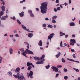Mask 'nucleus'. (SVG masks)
I'll return each instance as SVG.
<instances>
[{
    "mask_svg": "<svg viewBox=\"0 0 80 80\" xmlns=\"http://www.w3.org/2000/svg\"><path fill=\"white\" fill-rule=\"evenodd\" d=\"M48 6L47 2H42L40 7L41 12L42 13H45L47 12V8Z\"/></svg>",
    "mask_w": 80,
    "mask_h": 80,
    "instance_id": "f257e3e1",
    "label": "nucleus"
},
{
    "mask_svg": "<svg viewBox=\"0 0 80 80\" xmlns=\"http://www.w3.org/2000/svg\"><path fill=\"white\" fill-rule=\"evenodd\" d=\"M25 53H26V54H33V52L28 49H26V50L24 52L21 53V54L22 55H23V56H24V57L28 58L26 54Z\"/></svg>",
    "mask_w": 80,
    "mask_h": 80,
    "instance_id": "f03ea898",
    "label": "nucleus"
},
{
    "mask_svg": "<svg viewBox=\"0 0 80 80\" xmlns=\"http://www.w3.org/2000/svg\"><path fill=\"white\" fill-rule=\"evenodd\" d=\"M27 66L28 67V70H29V71L31 70L30 69H32V67L35 68V66H34V65H33V64L31 62H27Z\"/></svg>",
    "mask_w": 80,
    "mask_h": 80,
    "instance_id": "7ed1b4c3",
    "label": "nucleus"
},
{
    "mask_svg": "<svg viewBox=\"0 0 80 80\" xmlns=\"http://www.w3.org/2000/svg\"><path fill=\"white\" fill-rule=\"evenodd\" d=\"M51 68L53 69V71H55L56 72H58V68L55 66H52Z\"/></svg>",
    "mask_w": 80,
    "mask_h": 80,
    "instance_id": "20e7f679",
    "label": "nucleus"
},
{
    "mask_svg": "<svg viewBox=\"0 0 80 80\" xmlns=\"http://www.w3.org/2000/svg\"><path fill=\"white\" fill-rule=\"evenodd\" d=\"M55 35L53 33L50 34V35L48 37V40H50V42H51V39L53 38V36Z\"/></svg>",
    "mask_w": 80,
    "mask_h": 80,
    "instance_id": "39448f33",
    "label": "nucleus"
},
{
    "mask_svg": "<svg viewBox=\"0 0 80 80\" xmlns=\"http://www.w3.org/2000/svg\"><path fill=\"white\" fill-rule=\"evenodd\" d=\"M33 72L32 71H30V72L29 73H27V76L28 77V78H29L30 76H33Z\"/></svg>",
    "mask_w": 80,
    "mask_h": 80,
    "instance_id": "423d86ee",
    "label": "nucleus"
},
{
    "mask_svg": "<svg viewBox=\"0 0 80 80\" xmlns=\"http://www.w3.org/2000/svg\"><path fill=\"white\" fill-rule=\"evenodd\" d=\"M22 28H23V29H24V30H26L27 31H28V32H30V30L29 29H27V28H26V27H25L24 25H22Z\"/></svg>",
    "mask_w": 80,
    "mask_h": 80,
    "instance_id": "0eeeda50",
    "label": "nucleus"
},
{
    "mask_svg": "<svg viewBox=\"0 0 80 80\" xmlns=\"http://www.w3.org/2000/svg\"><path fill=\"white\" fill-rule=\"evenodd\" d=\"M24 12H22L21 13H19V14L21 17H23L24 15Z\"/></svg>",
    "mask_w": 80,
    "mask_h": 80,
    "instance_id": "6e6552de",
    "label": "nucleus"
},
{
    "mask_svg": "<svg viewBox=\"0 0 80 80\" xmlns=\"http://www.w3.org/2000/svg\"><path fill=\"white\" fill-rule=\"evenodd\" d=\"M67 60H69V61H72V62H78V63H79V62L78 61H76L73 59H69L68 58L67 59Z\"/></svg>",
    "mask_w": 80,
    "mask_h": 80,
    "instance_id": "1a4fd4ad",
    "label": "nucleus"
},
{
    "mask_svg": "<svg viewBox=\"0 0 80 80\" xmlns=\"http://www.w3.org/2000/svg\"><path fill=\"white\" fill-rule=\"evenodd\" d=\"M38 45L40 46H42V40H40L38 43Z\"/></svg>",
    "mask_w": 80,
    "mask_h": 80,
    "instance_id": "9d476101",
    "label": "nucleus"
},
{
    "mask_svg": "<svg viewBox=\"0 0 80 80\" xmlns=\"http://www.w3.org/2000/svg\"><path fill=\"white\" fill-rule=\"evenodd\" d=\"M34 58L35 60H40V58L38 57H34Z\"/></svg>",
    "mask_w": 80,
    "mask_h": 80,
    "instance_id": "9b49d317",
    "label": "nucleus"
},
{
    "mask_svg": "<svg viewBox=\"0 0 80 80\" xmlns=\"http://www.w3.org/2000/svg\"><path fill=\"white\" fill-rule=\"evenodd\" d=\"M43 61H38L36 62V64H43Z\"/></svg>",
    "mask_w": 80,
    "mask_h": 80,
    "instance_id": "f8f14e48",
    "label": "nucleus"
},
{
    "mask_svg": "<svg viewBox=\"0 0 80 80\" xmlns=\"http://www.w3.org/2000/svg\"><path fill=\"white\" fill-rule=\"evenodd\" d=\"M2 11L4 12L5 10V7L4 6H2L1 7Z\"/></svg>",
    "mask_w": 80,
    "mask_h": 80,
    "instance_id": "ddd939ff",
    "label": "nucleus"
},
{
    "mask_svg": "<svg viewBox=\"0 0 80 80\" xmlns=\"http://www.w3.org/2000/svg\"><path fill=\"white\" fill-rule=\"evenodd\" d=\"M20 72V68L18 67L15 70V72L17 73V72Z\"/></svg>",
    "mask_w": 80,
    "mask_h": 80,
    "instance_id": "4468645a",
    "label": "nucleus"
},
{
    "mask_svg": "<svg viewBox=\"0 0 80 80\" xmlns=\"http://www.w3.org/2000/svg\"><path fill=\"white\" fill-rule=\"evenodd\" d=\"M9 52L11 54L13 53V49L12 48L9 49Z\"/></svg>",
    "mask_w": 80,
    "mask_h": 80,
    "instance_id": "2eb2a0df",
    "label": "nucleus"
},
{
    "mask_svg": "<svg viewBox=\"0 0 80 80\" xmlns=\"http://www.w3.org/2000/svg\"><path fill=\"white\" fill-rule=\"evenodd\" d=\"M69 25L70 26H75V23L73 22H70Z\"/></svg>",
    "mask_w": 80,
    "mask_h": 80,
    "instance_id": "dca6fc26",
    "label": "nucleus"
},
{
    "mask_svg": "<svg viewBox=\"0 0 80 80\" xmlns=\"http://www.w3.org/2000/svg\"><path fill=\"white\" fill-rule=\"evenodd\" d=\"M7 19V17L6 16L2 17L1 18V20H6Z\"/></svg>",
    "mask_w": 80,
    "mask_h": 80,
    "instance_id": "f3484780",
    "label": "nucleus"
},
{
    "mask_svg": "<svg viewBox=\"0 0 80 80\" xmlns=\"http://www.w3.org/2000/svg\"><path fill=\"white\" fill-rule=\"evenodd\" d=\"M28 37H30V38H32V37H33V34L32 33H29L28 35Z\"/></svg>",
    "mask_w": 80,
    "mask_h": 80,
    "instance_id": "a211bd4d",
    "label": "nucleus"
},
{
    "mask_svg": "<svg viewBox=\"0 0 80 80\" xmlns=\"http://www.w3.org/2000/svg\"><path fill=\"white\" fill-rule=\"evenodd\" d=\"M61 54V53L59 52L58 53V54L56 55V58H58L59 57H60V55Z\"/></svg>",
    "mask_w": 80,
    "mask_h": 80,
    "instance_id": "6ab92c4d",
    "label": "nucleus"
},
{
    "mask_svg": "<svg viewBox=\"0 0 80 80\" xmlns=\"http://www.w3.org/2000/svg\"><path fill=\"white\" fill-rule=\"evenodd\" d=\"M70 42H73V43H76V41L75 39H71L70 40Z\"/></svg>",
    "mask_w": 80,
    "mask_h": 80,
    "instance_id": "aec40b11",
    "label": "nucleus"
},
{
    "mask_svg": "<svg viewBox=\"0 0 80 80\" xmlns=\"http://www.w3.org/2000/svg\"><path fill=\"white\" fill-rule=\"evenodd\" d=\"M44 58H45V55L43 54L42 55L41 58H40V59L42 60V59Z\"/></svg>",
    "mask_w": 80,
    "mask_h": 80,
    "instance_id": "412c9836",
    "label": "nucleus"
},
{
    "mask_svg": "<svg viewBox=\"0 0 80 80\" xmlns=\"http://www.w3.org/2000/svg\"><path fill=\"white\" fill-rule=\"evenodd\" d=\"M57 18V16H54L52 18V20H55Z\"/></svg>",
    "mask_w": 80,
    "mask_h": 80,
    "instance_id": "4be33fe9",
    "label": "nucleus"
},
{
    "mask_svg": "<svg viewBox=\"0 0 80 80\" xmlns=\"http://www.w3.org/2000/svg\"><path fill=\"white\" fill-rule=\"evenodd\" d=\"M48 28H52L53 27V26L51 25H48Z\"/></svg>",
    "mask_w": 80,
    "mask_h": 80,
    "instance_id": "5701e85b",
    "label": "nucleus"
},
{
    "mask_svg": "<svg viewBox=\"0 0 80 80\" xmlns=\"http://www.w3.org/2000/svg\"><path fill=\"white\" fill-rule=\"evenodd\" d=\"M73 70H75L76 72H79V70H78V69H76L75 68H73Z\"/></svg>",
    "mask_w": 80,
    "mask_h": 80,
    "instance_id": "b1692460",
    "label": "nucleus"
},
{
    "mask_svg": "<svg viewBox=\"0 0 80 80\" xmlns=\"http://www.w3.org/2000/svg\"><path fill=\"white\" fill-rule=\"evenodd\" d=\"M10 18H11V19L13 20H16L15 17V16L13 17V18L11 17Z\"/></svg>",
    "mask_w": 80,
    "mask_h": 80,
    "instance_id": "393cba45",
    "label": "nucleus"
},
{
    "mask_svg": "<svg viewBox=\"0 0 80 80\" xmlns=\"http://www.w3.org/2000/svg\"><path fill=\"white\" fill-rule=\"evenodd\" d=\"M62 62H63V63H65V62H66V61H65V60L64 59H63V58H62Z\"/></svg>",
    "mask_w": 80,
    "mask_h": 80,
    "instance_id": "a878e982",
    "label": "nucleus"
},
{
    "mask_svg": "<svg viewBox=\"0 0 80 80\" xmlns=\"http://www.w3.org/2000/svg\"><path fill=\"white\" fill-rule=\"evenodd\" d=\"M57 68H62V66L61 65H58L57 66Z\"/></svg>",
    "mask_w": 80,
    "mask_h": 80,
    "instance_id": "bb28decb",
    "label": "nucleus"
},
{
    "mask_svg": "<svg viewBox=\"0 0 80 80\" xmlns=\"http://www.w3.org/2000/svg\"><path fill=\"white\" fill-rule=\"evenodd\" d=\"M45 67H46V69H48V68H50V65H48L47 66H46Z\"/></svg>",
    "mask_w": 80,
    "mask_h": 80,
    "instance_id": "cd10ccee",
    "label": "nucleus"
},
{
    "mask_svg": "<svg viewBox=\"0 0 80 80\" xmlns=\"http://www.w3.org/2000/svg\"><path fill=\"white\" fill-rule=\"evenodd\" d=\"M17 22H18V23L20 25L21 24V22L20 21V20L18 19L17 20Z\"/></svg>",
    "mask_w": 80,
    "mask_h": 80,
    "instance_id": "c85d7f7f",
    "label": "nucleus"
},
{
    "mask_svg": "<svg viewBox=\"0 0 80 80\" xmlns=\"http://www.w3.org/2000/svg\"><path fill=\"white\" fill-rule=\"evenodd\" d=\"M8 75H12V72L9 71L8 72Z\"/></svg>",
    "mask_w": 80,
    "mask_h": 80,
    "instance_id": "c756f323",
    "label": "nucleus"
},
{
    "mask_svg": "<svg viewBox=\"0 0 80 80\" xmlns=\"http://www.w3.org/2000/svg\"><path fill=\"white\" fill-rule=\"evenodd\" d=\"M47 27V24H43L42 25V27L45 28Z\"/></svg>",
    "mask_w": 80,
    "mask_h": 80,
    "instance_id": "7c9ffc66",
    "label": "nucleus"
},
{
    "mask_svg": "<svg viewBox=\"0 0 80 80\" xmlns=\"http://www.w3.org/2000/svg\"><path fill=\"white\" fill-rule=\"evenodd\" d=\"M13 75L16 78H18V76H17V75L14 74Z\"/></svg>",
    "mask_w": 80,
    "mask_h": 80,
    "instance_id": "2f4dec72",
    "label": "nucleus"
},
{
    "mask_svg": "<svg viewBox=\"0 0 80 80\" xmlns=\"http://www.w3.org/2000/svg\"><path fill=\"white\" fill-rule=\"evenodd\" d=\"M75 44V42H70V45H72V46H73V45H74V44Z\"/></svg>",
    "mask_w": 80,
    "mask_h": 80,
    "instance_id": "473e14b6",
    "label": "nucleus"
},
{
    "mask_svg": "<svg viewBox=\"0 0 80 80\" xmlns=\"http://www.w3.org/2000/svg\"><path fill=\"white\" fill-rule=\"evenodd\" d=\"M60 45V47H63V45L62 44V41H61Z\"/></svg>",
    "mask_w": 80,
    "mask_h": 80,
    "instance_id": "72a5a7b5",
    "label": "nucleus"
},
{
    "mask_svg": "<svg viewBox=\"0 0 80 80\" xmlns=\"http://www.w3.org/2000/svg\"><path fill=\"white\" fill-rule=\"evenodd\" d=\"M3 14V12L2 11H1V12L0 13V16H2V15Z\"/></svg>",
    "mask_w": 80,
    "mask_h": 80,
    "instance_id": "f704fd0d",
    "label": "nucleus"
},
{
    "mask_svg": "<svg viewBox=\"0 0 80 80\" xmlns=\"http://www.w3.org/2000/svg\"><path fill=\"white\" fill-rule=\"evenodd\" d=\"M25 2V0H23L22 1H21L20 2V3H23V2Z\"/></svg>",
    "mask_w": 80,
    "mask_h": 80,
    "instance_id": "c9c22d12",
    "label": "nucleus"
},
{
    "mask_svg": "<svg viewBox=\"0 0 80 80\" xmlns=\"http://www.w3.org/2000/svg\"><path fill=\"white\" fill-rule=\"evenodd\" d=\"M28 12L29 13H30V14L32 13V11L31 10H29Z\"/></svg>",
    "mask_w": 80,
    "mask_h": 80,
    "instance_id": "e433bc0d",
    "label": "nucleus"
},
{
    "mask_svg": "<svg viewBox=\"0 0 80 80\" xmlns=\"http://www.w3.org/2000/svg\"><path fill=\"white\" fill-rule=\"evenodd\" d=\"M64 79L65 80H67L68 79V77L67 76H65L64 77Z\"/></svg>",
    "mask_w": 80,
    "mask_h": 80,
    "instance_id": "4c0bfd02",
    "label": "nucleus"
},
{
    "mask_svg": "<svg viewBox=\"0 0 80 80\" xmlns=\"http://www.w3.org/2000/svg\"><path fill=\"white\" fill-rule=\"evenodd\" d=\"M30 16L31 17H34V15H33V14L32 13H31L30 14Z\"/></svg>",
    "mask_w": 80,
    "mask_h": 80,
    "instance_id": "58836bf2",
    "label": "nucleus"
},
{
    "mask_svg": "<svg viewBox=\"0 0 80 80\" xmlns=\"http://www.w3.org/2000/svg\"><path fill=\"white\" fill-rule=\"evenodd\" d=\"M20 51H21V52H24V49L22 48L20 49Z\"/></svg>",
    "mask_w": 80,
    "mask_h": 80,
    "instance_id": "ea45409f",
    "label": "nucleus"
},
{
    "mask_svg": "<svg viewBox=\"0 0 80 80\" xmlns=\"http://www.w3.org/2000/svg\"><path fill=\"white\" fill-rule=\"evenodd\" d=\"M67 69L66 68H64V71L65 72H67Z\"/></svg>",
    "mask_w": 80,
    "mask_h": 80,
    "instance_id": "a19ab883",
    "label": "nucleus"
},
{
    "mask_svg": "<svg viewBox=\"0 0 80 80\" xmlns=\"http://www.w3.org/2000/svg\"><path fill=\"white\" fill-rule=\"evenodd\" d=\"M60 7H58L57 8V10H59L60 11Z\"/></svg>",
    "mask_w": 80,
    "mask_h": 80,
    "instance_id": "79ce46f5",
    "label": "nucleus"
},
{
    "mask_svg": "<svg viewBox=\"0 0 80 80\" xmlns=\"http://www.w3.org/2000/svg\"><path fill=\"white\" fill-rule=\"evenodd\" d=\"M24 43H25V44L26 45H29V43H28V42H24Z\"/></svg>",
    "mask_w": 80,
    "mask_h": 80,
    "instance_id": "37998d69",
    "label": "nucleus"
},
{
    "mask_svg": "<svg viewBox=\"0 0 80 80\" xmlns=\"http://www.w3.org/2000/svg\"><path fill=\"white\" fill-rule=\"evenodd\" d=\"M65 33H63V34L62 35H61L59 36L60 37H61L62 36H63V35H65Z\"/></svg>",
    "mask_w": 80,
    "mask_h": 80,
    "instance_id": "c03bdc74",
    "label": "nucleus"
},
{
    "mask_svg": "<svg viewBox=\"0 0 80 80\" xmlns=\"http://www.w3.org/2000/svg\"><path fill=\"white\" fill-rule=\"evenodd\" d=\"M71 51L72 52H75V50L73 49H71Z\"/></svg>",
    "mask_w": 80,
    "mask_h": 80,
    "instance_id": "a18cd8bd",
    "label": "nucleus"
},
{
    "mask_svg": "<svg viewBox=\"0 0 80 80\" xmlns=\"http://www.w3.org/2000/svg\"><path fill=\"white\" fill-rule=\"evenodd\" d=\"M56 3H59V0H56Z\"/></svg>",
    "mask_w": 80,
    "mask_h": 80,
    "instance_id": "49530a36",
    "label": "nucleus"
},
{
    "mask_svg": "<svg viewBox=\"0 0 80 80\" xmlns=\"http://www.w3.org/2000/svg\"><path fill=\"white\" fill-rule=\"evenodd\" d=\"M54 10L55 12H57V9L55 8L54 9Z\"/></svg>",
    "mask_w": 80,
    "mask_h": 80,
    "instance_id": "de8ad7c7",
    "label": "nucleus"
},
{
    "mask_svg": "<svg viewBox=\"0 0 80 80\" xmlns=\"http://www.w3.org/2000/svg\"><path fill=\"white\" fill-rule=\"evenodd\" d=\"M52 23H55L56 22V21H55V20H53L52 21Z\"/></svg>",
    "mask_w": 80,
    "mask_h": 80,
    "instance_id": "09e8293b",
    "label": "nucleus"
},
{
    "mask_svg": "<svg viewBox=\"0 0 80 80\" xmlns=\"http://www.w3.org/2000/svg\"><path fill=\"white\" fill-rule=\"evenodd\" d=\"M0 58L1 59H0V63H1V62H2V57H1Z\"/></svg>",
    "mask_w": 80,
    "mask_h": 80,
    "instance_id": "8fccbe9b",
    "label": "nucleus"
},
{
    "mask_svg": "<svg viewBox=\"0 0 80 80\" xmlns=\"http://www.w3.org/2000/svg\"><path fill=\"white\" fill-rule=\"evenodd\" d=\"M15 37H19V36H18V34H15Z\"/></svg>",
    "mask_w": 80,
    "mask_h": 80,
    "instance_id": "3c124183",
    "label": "nucleus"
},
{
    "mask_svg": "<svg viewBox=\"0 0 80 80\" xmlns=\"http://www.w3.org/2000/svg\"><path fill=\"white\" fill-rule=\"evenodd\" d=\"M59 75V74H58V73L56 75V77H58V76Z\"/></svg>",
    "mask_w": 80,
    "mask_h": 80,
    "instance_id": "603ef678",
    "label": "nucleus"
},
{
    "mask_svg": "<svg viewBox=\"0 0 80 80\" xmlns=\"http://www.w3.org/2000/svg\"><path fill=\"white\" fill-rule=\"evenodd\" d=\"M71 2H72L71 0H69V4H70V3H71Z\"/></svg>",
    "mask_w": 80,
    "mask_h": 80,
    "instance_id": "864d4df0",
    "label": "nucleus"
},
{
    "mask_svg": "<svg viewBox=\"0 0 80 80\" xmlns=\"http://www.w3.org/2000/svg\"><path fill=\"white\" fill-rule=\"evenodd\" d=\"M36 10H37V11H39V9H38V8H36Z\"/></svg>",
    "mask_w": 80,
    "mask_h": 80,
    "instance_id": "5fc2aeb1",
    "label": "nucleus"
},
{
    "mask_svg": "<svg viewBox=\"0 0 80 80\" xmlns=\"http://www.w3.org/2000/svg\"><path fill=\"white\" fill-rule=\"evenodd\" d=\"M29 77H30V78H33V77L32 76H29Z\"/></svg>",
    "mask_w": 80,
    "mask_h": 80,
    "instance_id": "6e6d98bb",
    "label": "nucleus"
},
{
    "mask_svg": "<svg viewBox=\"0 0 80 80\" xmlns=\"http://www.w3.org/2000/svg\"><path fill=\"white\" fill-rule=\"evenodd\" d=\"M10 37H13V34L12 35H10Z\"/></svg>",
    "mask_w": 80,
    "mask_h": 80,
    "instance_id": "4d7b16f0",
    "label": "nucleus"
},
{
    "mask_svg": "<svg viewBox=\"0 0 80 80\" xmlns=\"http://www.w3.org/2000/svg\"><path fill=\"white\" fill-rule=\"evenodd\" d=\"M64 5H65V6H66L67 5V2H65L64 4Z\"/></svg>",
    "mask_w": 80,
    "mask_h": 80,
    "instance_id": "13d9d810",
    "label": "nucleus"
},
{
    "mask_svg": "<svg viewBox=\"0 0 80 80\" xmlns=\"http://www.w3.org/2000/svg\"><path fill=\"white\" fill-rule=\"evenodd\" d=\"M14 33H17V32H16V30H14L13 31Z\"/></svg>",
    "mask_w": 80,
    "mask_h": 80,
    "instance_id": "bf43d9fd",
    "label": "nucleus"
},
{
    "mask_svg": "<svg viewBox=\"0 0 80 80\" xmlns=\"http://www.w3.org/2000/svg\"><path fill=\"white\" fill-rule=\"evenodd\" d=\"M2 4H3V5H5V2H3L2 3Z\"/></svg>",
    "mask_w": 80,
    "mask_h": 80,
    "instance_id": "052dcab7",
    "label": "nucleus"
},
{
    "mask_svg": "<svg viewBox=\"0 0 80 80\" xmlns=\"http://www.w3.org/2000/svg\"><path fill=\"white\" fill-rule=\"evenodd\" d=\"M45 20H48L49 19L48 18H45Z\"/></svg>",
    "mask_w": 80,
    "mask_h": 80,
    "instance_id": "680f3d73",
    "label": "nucleus"
},
{
    "mask_svg": "<svg viewBox=\"0 0 80 80\" xmlns=\"http://www.w3.org/2000/svg\"><path fill=\"white\" fill-rule=\"evenodd\" d=\"M13 40L14 42H15L16 41V40H15V39L13 38Z\"/></svg>",
    "mask_w": 80,
    "mask_h": 80,
    "instance_id": "e2e57ef3",
    "label": "nucleus"
},
{
    "mask_svg": "<svg viewBox=\"0 0 80 80\" xmlns=\"http://www.w3.org/2000/svg\"><path fill=\"white\" fill-rule=\"evenodd\" d=\"M62 34H63V32H62L61 31L60 32V35H62Z\"/></svg>",
    "mask_w": 80,
    "mask_h": 80,
    "instance_id": "0e129e2a",
    "label": "nucleus"
},
{
    "mask_svg": "<svg viewBox=\"0 0 80 80\" xmlns=\"http://www.w3.org/2000/svg\"><path fill=\"white\" fill-rule=\"evenodd\" d=\"M72 37H75V35H72Z\"/></svg>",
    "mask_w": 80,
    "mask_h": 80,
    "instance_id": "69168bd1",
    "label": "nucleus"
},
{
    "mask_svg": "<svg viewBox=\"0 0 80 80\" xmlns=\"http://www.w3.org/2000/svg\"><path fill=\"white\" fill-rule=\"evenodd\" d=\"M68 37V35H66L65 36V38H67V37Z\"/></svg>",
    "mask_w": 80,
    "mask_h": 80,
    "instance_id": "338daca9",
    "label": "nucleus"
},
{
    "mask_svg": "<svg viewBox=\"0 0 80 80\" xmlns=\"http://www.w3.org/2000/svg\"><path fill=\"white\" fill-rule=\"evenodd\" d=\"M78 80H80V77L78 78Z\"/></svg>",
    "mask_w": 80,
    "mask_h": 80,
    "instance_id": "774afa93",
    "label": "nucleus"
}]
</instances>
